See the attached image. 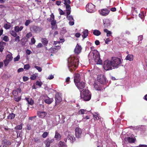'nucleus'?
<instances>
[{
	"instance_id": "obj_9",
	"label": "nucleus",
	"mask_w": 147,
	"mask_h": 147,
	"mask_svg": "<svg viewBox=\"0 0 147 147\" xmlns=\"http://www.w3.org/2000/svg\"><path fill=\"white\" fill-rule=\"evenodd\" d=\"M54 140L53 138H48L44 141V143L45 145V147H50V144L53 143Z\"/></svg>"
},
{
	"instance_id": "obj_2",
	"label": "nucleus",
	"mask_w": 147,
	"mask_h": 147,
	"mask_svg": "<svg viewBox=\"0 0 147 147\" xmlns=\"http://www.w3.org/2000/svg\"><path fill=\"white\" fill-rule=\"evenodd\" d=\"M89 61L94 59L97 64H101L102 63V61L100 59V54L99 52L96 50H92L91 51L88 55Z\"/></svg>"
},
{
	"instance_id": "obj_61",
	"label": "nucleus",
	"mask_w": 147,
	"mask_h": 147,
	"mask_svg": "<svg viewBox=\"0 0 147 147\" xmlns=\"http://www.w3.org/2000/svg\"><path fill=\"white\" fill-rule=\"evenodd\" d=\"M143 39V36L142 35L139 36L138 38V39L139 41H141ZM140 42H139V43Z\"/></svg>"
},
{
	"instance_id": "obj_33",
	"label": "nucleus",
	"mask_w": 147,
	"mask_h": 147,
	"mask_svg": "<svg viewBox=\"0 0 147 147\" xmlns=\"http://www.w3.org/2000/svg\"><path fill=\"white\" fill-rule=\"evenodd\" d=\"M22 128V124H20L19 125H17L15 128L14 129L16 131H18V130H21Z\"/></svg>"
},
{
	"instance_id": "obj_18",
	"label": "nucleus",
	"mask_w": 147,
	"mask_h": 147,
	"mask_svg": "<svg viewBox=\"0 0 147 147\" xmlns=\"http://www.w3.org/2000/svg\"><path fill=\"white\" fill-rule=\"evenodd\" d=\"M80 76L79 74H77L74 75V83H77L80 81Z\"/></svg>"
},
{
	"instance_id": "obj_8",
	"label": "nucleus",
	"mask_w": 147,
	"mask_h": 147,
	"mask_svg": "<svg viewBox=\"0 0 147 147\" xmlns=\"http://www.w3.org/2000/svg\"><path fill=\"white\" fill-rule=\"evenodd\" d=\"M110 10L107 8H104L99 10L98 12L100 15L103 16H106L109 13Z\"/></svg>"
},
{
	"instance_id": "obj_43",
	"label": "nucleus",
	"mask_w": 147,
	"mask_h": 147,
	"mask_svg": "<svg viewBox=\"0 0 147 147\" xmlns=\"http://www.w3.org/2000/svg\"><path fill=\"white\" fill-rule=\"evenodd\" d=\"M37 76V75L36 74H33L30 77V78L31 80H34L36 78V77Z\"/></svg>"
},
{
	"instance_id": "obj_44",
	"label": "nucleus",
	"mask_w": 147,
	"mask_h": 147,
	"mask_svg": "<svg viewBox=\"0 0 147 147\" xmlns=\"http://www.w3.org/2000/svg\"><path fill=\"white\" fill-rule=\"evenodd\" d=\"M54 15L53 14H51L50 15V18H48L47 20L49 21H51L54 20Z\"/></svg>"
},
{
	"instance_id": "obj_13",
	"label": "nucleus",
	"mask_w": 147,
	"mask_h": 147,
	"mask_svg": "<svg viewBox=\"0 0 147 147\" xmlns=\"http://www.w3.org/2000/svg\"><path fill=\"white\" fill-rule=\"evenodd\" d=\"M55 103L59 104L62 100V98L60 94L58 93H57L55 95Z\"/></svg>"
},
{
	"instance_id": "obj_62",
	"label": "nucleus",
	"mask_w": 147,
	"mask_h": 147,
	"mask_svg": "<svg viewBox=\"0 0 147 147\" xmlns=\"http://www.w3.org/2000/svg\"><path fill=\"white\" fill-rule=\"evenodd\" d=\"M14 99L16 101L18 102L20 100L21 98L20 97H18L15 98Z\"/></svg>"
},
{
	"instance_id": "obj_3",
	"label": "nucleus",
	"mask_w": 147,
	"mask_h": 147,
	"mask_svg": "<svg viewBox=\"0 0 147 147\" xmlns=\"http://www.w3.org/2000/svg\"><path fill=\"white\" fill-rule=\"evenodd\" d=\"M111 60L113 69L118 68L122 63L121 59L118 57H112Z\"/></svg>"
},
{
	"instance_id": "obj_51",
	"label": "nucleus",
	"mask_w": 147,
	"mask_h": 147,
	"mask_svg": "<svg viewBox=\"0 0 147 147\" xmlns=\"http://www.w3.org/2000/svg\"><path fill=\"white\" fill-rule=\"evenodd\" d=\"M42 83L41 82L38 81H37L36 82V85L41 87L42 85Z\"/></svg>"
},
{
	"instance_id": "obj_28",
	"label": "nucleus",
	"mask_w": 147,
	"mask_h": 147,
	"mask_svg": "<svg viewBox=\"0 0 147 147\" xmlns=\"http://www.w3.org/2000/svg\"><path fill=\"white\" fill-rule=\"evenodd\" d=\"M93 33L94 35L96 36H99L101 34V32L98 30H93Z\"/></svg>"
},
{
	"instance_id": "obj_6",
	"label": "nucleus",
	"mask_w": 147,
	"mask_h": 147,
	"mask_svg": "<svg viewBox=\"0 0 147 147\" xmlns=\"http://www.w3.org/2000/svg\"><path fill=\"white\" fill-rule=\"evenodd\" d=\"M95 5L92 3H90L86 5V9L88 12L92 13L95 11Z\"/></svg>"
},
{
	"instance_id": "obj_56",
	"label": "nucleus",
	"mask_w": 147,
	"mask_h": 147,
	"mask_svg": "<svg viewBox=\"0 0 147 147\" xmlns=\"http://www.w3.org/2000/svg\"><path fill=\"white\" fill-rule=\"evenodd\" d=\"M15 41L16 42H19L20 41V37L19 36L17 35L15 37Z\"/></svg>"
},
{
	"instance_id": "obj_58",
	"label": "nucleus",
	"mask_w": 147,
	"mask_h": 147,
	"mask_svg": "<svg viewBox=\"0 0 147 147\" xmlns=\"http://www.w3.org/2000/svg\"><path fill=\"white\" fill-rule=\"evenodd\" d=\"M34 67L35 68L39 71L40 72L42 71V68L40 67L35 66Z\"/></svg>"
},
{
	"instance_id": "obj_12",
	"label": "nucleus",
	"mask_w": 147,
	"mask_h": 147,
	"mask_svg": "<svg viewBox=\"0 0 147 147\" xmlns=\"http://www.w3.org/2000/svg\"><path fill=\"white\" fill-rule=\"evenodd\" d=\"M75 135L78 138H80L81 137L82 131L81 129L79 127H76L75 129Z\"/></svg>"
},
{
	"instance_id": "obj_40",
	"label": "nucleus",
	"mask_w": 147,
	"mask_h": 147,
	"mask_svg": "<svg viewBox=\"0 0 147 147\" xmlns=\"http://www.w3.org/2000/svg\"><path fill=\"white\" fill-rule=\"evenodd\" d=\"M10 34L12 36L14 37H15L18 35L16 32L13 30H12L10 32Z\"/></svg>"
},
{
	"instance_id": "obj_14",
	"label": "nucleus",
	"mask_w": 147,
	"mask_h": 147,
	"mask_svg": "<svg viewBox=\"0 0 147 147\" xmlns=\"http://www.w3.org/2000/svg\"><path fill=\"white\" fill-rule=\"evenodd\" d=\"M82 49L81 46L77 44L74 50L75 54L77 55L79 54L81 52Z\"/></svg>"
},
{
	"instance_id": "obj_46",
	"label": "nucleus",
	"mask_w": 147,
	"mask_h": 147,
	"mask_svg": "<svg viewBox=\"0 0 147 147\" xmlns=\"http://www.w3.org/2000/svg\"><path fill=\"white\" fill-rule=\"evenodd\" d=\"M2 40L5 42H7L9 40L8 37L7 36H5L3 38Z\"/></svg>"
},
{
	"instance_id": "obj_4",
	"label": "nucleus",
	"mask_w": 147,
	"mask_h": 147,
	"mask_svg": "<svg viewBox=\"0 0 147 147\" xmlns=\"http://www.w3.org/2000/svg\"><path fill=\"white\" fill-rule=\"evenodd\" d=\"M81 96L84 101H89L91 98V93L88 89H84L81 92Z\"/></svg>"
},
{
	"instance_id": "obj_47",
	"label": "nucleus",
	"mask_w": 147,
	"mask_h": 147,
	"mask_svg": "<svg viewBox=\"0 0 147 147\" xmlns=\"http://www.w3.org/2000/svg\"><path fill=\"white\" fill-rule=\"evenodd\" d=\"M49 132H44L42 134V136L43 138H46L48 135Z\"/></svg>"
},
{
	"instance_id": "obj_50",
	"label": "nucleus",
	"mask_w": 147,
	"mask_h": 147,
	"mask_svg": "<svg viewBox=\"0 0 147 147\" xmlns=\"http://www.w3.org/2000/svg\"><path fill=\"white\" fill-rule=\"evenodd\" d=\"M32 36V34L31 32H29L27 33L26 35V37L27 38H29Z\"/></svg>"
},
{
	"instance_id": "obj_53",
	"label": "nucleus",
	"mask_w": 147,
	"mask_h": 147,
	"mask_svg": "<svg viewBox=\"0 0 147 147\" xmlns=\"http://www.w3.org/2000/svg\"><path fill=\"white\" fill-rule=\"evenodd\" d=\"M10 62V61H9L6 59L5 60H4V64L5 66H6L8 65V64Z\"/></svg>"
},
{
	"instance_id": "obj_24",
	"label": "nucleus",
	"mask_w": 147,
	"mask_h": 147,
	"mask_svg": "<svg viewBox=\"0 0 147 147\" xmlns=\"http://www.w3.org/2000/svg\"><path fill=\"white\" fill-rule=\"evenodd\" d=\"M23 28V26H21L19 27L18 26H16L15 27V30L16 32H18L21 31Z\"/></svg>"
},
{
	"instance_id": "obj_45",
	"label": "nucleus",
	"mask_w": 147,
	"mask_h": 147,
	"mask_svg": "<svg viewBox=\"0 0 147 147\" xmlns=\"http://www.w3.org/2000/svg\"><path fill=\"white\" fill-rule=\"evenodd\" d=\"M11 25L10 24H6L4 25V27L6 29H8L10 28Z\"/></svg>"
},
{
	"instance_id": "obj_27",
	"label": "nucleus",
	"mask_w": 147,
	"mask_h": 147,
	"mask_svg": "<svg viewBox=\"0 0 147 147\" xmlns=\"http://www.w3.org/2000/svg\"><path fill=\"white\" fill-rule=\"evenodd\" d=\"M26 99L29 104L31 105H32L34 103V101L31 98H26Z\"/></svg>"
},
{
	"instance_id": "obj_30",
	"label": "nucleus",
	"mask_w": 147,
	"mask_h": 147,
	"mask_svg": "<svg viewBox=\"0 0 147 147\" xmlns=\"http://www.w3.org/2000/svg\"><path fill=\"white\" fill-rule=\"evenodd\" d=\"M15 116V114L13 113H11L9 114V115L7 116V118L8 119H11L14 118Z\"/></svg>"
},
{
	"instance_id": "obj_39",
	"label": "nucleus",
	"mask_w": 147,
	"mask_h": 147,
	"mask_svg": "<svg viewBox=\"0 0 147 147\" xmlns=\"http://www.w3.org/2000/svg\"><path fill=\"white\" fill-rule=\"evenodd\" d=\"M86 111L84 109H82L79 110V114H84L86 113Z\"/></svg>"
},
{
	"instance_id": "obj_49",
	"label": "nucleus",
	"mask_w": 147,
	"mask_h": 147,
	"mask_svg": "<svg viewBox=\"0 0 147 147\" xmlns=\"http://www.w3.org/2000/svg\"><path fill=\"white\" fill-rule=\"evenodd\" d=\"M34 140L35 142L39 143L40 142V138L38 137H35L34 138Z\"/></svg>"
},
{
	"instance_id": "obj_42",
	"label": "nucleus",
	"mask_w": 147,
	"mask_h": 147,
	"mask_svg": "<svg viewBox=\"0 0 147 147\" xmlns=\"http://www.w3.org/2000/svg\"><path fill=\"white\" fill-rule=\"evenodd\" d=\"M64 4L66 7L67 5H69V4L71 3V1L69 0H64Z\"/></svg>"
},
{
	"instance_id": "obj_32",
	"label": "nucleus",
	"mask_w": 147,
	"mask_h": 147,
	"mask_svg": "<svg viewBox=\"0 0 147 147\" xmlns=\"http://www.w3.org/2000/svg\"><path fill=\"white\" fill-rule=\"evenodd\" d=\"M15 131L16 132L17 134V138H21L22 137V135L21 134L22 132V131Z\"/></svg>"
},
{
	"instance_id": "obj_5",
	"label": "nucleus",
	"mask_w": 147,
	"mask_h": 147,
	"mask_svg": "<svg viewBox=\"0 0 147 147\" xmlns=\"http://www.w3.org/2000/svg\"><path fill=\"white\" fill-rule=\"evenodd\" d=\"M103 67L106 70H109L112 69L113 67L111 60H106L104 61L103 64Z\"/></svg>"
},
{
	"instance_id": "obj_64",
	"label": "nucleus",
	"mask_w": 147,
	"mask_h": 147,
	"mask_svg": "<svg viewBox=\"0 0 147 147\" xmlns=\"http://www.w3.org/2000/svg\"><path fill=\"white\" fill-rule=\"evenodd\" d=\"M81 34L80 33L78 32L76 34L75 36L77 38H79Z\"/></svg>"
},
{
	"instance_id": "obj_37",
	"label": "nucleus",
	"mask_w": 147,
	"mask_h": 147,
	"mask_svg": "<svg viewBox=\"0 0 147 147\" xmlns=\"http://www.w3.org/2000/svg\"><path fill=\"white\" fill-rule=\"evenodd\" d=\"M127 141L130 143H134L135 142V139L132 138L127 137Z\"/></svg>"
},
{
	"instance_id": "obj_34",
	"label": "nucleus",
	"mask_w": 147,
	"mask_h": 147,
	"mask_svg": "<svg viewBox=\"0 0 147 147\" xmlns=\"http://www.w3.org/2000/svg\"><path fill=\"white\" fill-rule=\"evenodd\" d=\"M2 143L8 145H10L11 144V143L10 142L8 141L5 139H4L3 140Z\"/></svg>"
},
{
	"instance_id": "obj_63",
	"label": "nucleus",
	"mask_w": 147,
	"mask_h": 147,
	"mask_svg": "<svg viewBox=\"0 0 147 147\" xmlns=\"http://www.w3.org/2000/svg\"><path fill=\"white\" fill-rule=\"evenodd\" d=\"M43 45L41 43H39L38 45L36 47L37 48H40L42 47Z\"/></svg>"
},
{
	"instance_id": "obj_29",
	"label": "nucleus",
	"mask_w": 147,
	"mask_h": 147,
	"mask_svg": "<svg viewBox=\"0 0 147 147\" xmlns=\"http://www.w3.org/2000/svg\"><path fill=\"white\" fill-rule=\"evenodd\" d=\"M27 40V39L26 38H23L20 40V43L21 45L22 46H24L25 45Z\"/></svg>"
},
{
	"instance_id": "obj_59",
	"label": "nucleus",
	"mask_w": 147,
	"mask_h": 147,
	"mask_svg": "<svg viewBox=\"0 0 147 147\" xmlns=\"http://www.w3.org/2000/svg\"><path fill=\"white\" fill-rule=\"evenodd\" d=\"M31 44L32 45L34 44L35 42V40L34 38L33 37L32 38H31Z\"/></svg>"
},
{
	"instance_id": "obj_48",
	"label": "nucleus",
	"mask_w": 147,
	"mask_h": 147,
	"mask_svg": "<svg viewBox=\"0 0 147 147\" xmlns=\"http://www.w3.org/2000/svg\"><path fill=\"white\" fill-rule=\"evenodd\" d=\"M12 93L14 96H17L18 95V92L16 90H14L12 92Z\"/></svg>"
},
{
	"instance_id": "obj_17",
	"label": "nucleus",
	"mask_w": 147,
	"mask_h": 147,
	"mask_svg": "<svg viewBox=\"0 0 147 147\" xmlns=\"http://www.w3.org/2000/svg\"><path fill=\"white\" fill-rule=\"evenodd\" d=\"M103 23L105 27L107 28L110 26V21L108 19L104 20H103Z\"/></svg>"
},
{
	"instance_id": "obj_36",
	"label": "nucleus",
	"mask_w": 147,
	"mask_h": 147,
	"mask_svg": "<svg viewBox=\"0 0 147 147\" xmlns=\"http://www.w3.org/2000/svg\"><path fill=\"white\" fill-rule=\"evenodd\" d=\"M58 146L59 147H65V144L63 142L60 141L58 144Z\"/></svg>"
},
{
	"instance_id": "obj_26",
	"label": "nucleus",
	"mask_w": 147,
	"mask_h": 147,
	"mask_svg": "<svg viewBox=\"0 0 147 147\" xmlns=\"http://www.w3.org/2000/svg\"><path fill=\"white\" fill-rule=\"evenodd\" d=\"M51 24L52 26L51 27V28L53 29H54L55 28H56V21L55 20H52L51 21Z\"/></svg>"
},
{
	"instance_id": "obj_21",
	"label": "nucleus",
	"mask_w": 147,
	"mask_h": 147,
	"mask_svg": "<svg viewBox=\"0 0 147 147\" xmlns=\"http://www.w3.org/2000/svg\"><path fill=\"white\" fill-rule=\"evenodd\" d=\"M66 7L67 16H69L71 13V7L70 5H67Z\"/></svg>"
},
{
	"instance_id": "obj_10",
	"label": "nucleus",
	"mask_w": 147,
	"mask_h": 147,
	"mask_svg": "<svg viewBox=\"0 0 147 147\" xmlns=\"http://www.w3.org/2000/svg\"><path fill=\"white\" fill-rule=\"evenodd\" d=\"M68 135L67 136V139L69 140L70 142L72 143L76 140L73 134L71 132H68Z\"/></svg>"
},
{
	"instance_id": "obj_16",
	"label": "nucleus",
	"mask_w": 147,
	"mask_h": 147,
	"mask_svg": "<svg viewBox=\"0 0 147 147\" xmlns=\"http://www.w3.org/2000/svg\"><path fill=\"white\" fill-rule=\"evenodd\" d=\"M67 18L68 20L69 21V24L71 26L74 25V20L73 16L72 15H69L67 16Z\"/></svg>"
},
{
	"instance_id": "obj_19",
	"label": "nucleus",
	"mask_w": 147,
	"mask_h": 147,
	"mask_svg": "<svg viewBox=\"0 0 147 147\" xmlns=\"http://www.w3.org/2000/svg\"><path fill=\"white\" fill-rule=\"evenodd\" d=\"M47 113L45 111H38L37 112V115L40 118H42L44 117Z\"/></svg>"
},
{
	"instance_id": "obj_38",
	"label": "nucleus",
	"mask_w": 147,
	"mask_h": 147,
	"mask_svg": "<svg viewBox=\"0 0 147 147\" xmlns=\"http://www.w3.org/2000/svg\"><path fill=\"white\" fill-rule=\"evenodd\" d=\"M12 58L13 57L12 55L10 54H9L7 56L6 59L10 61L12 60Z\"/></svg>"
},
{
	"instance_id": "obj_57",
	"label": "nucleus",
	"mask_w": 147,
	"mask_h": 147,
	"mask_svg": "<svg viewBox=\"0 0 147 147\" xmlns=\"http://www.w3.org/2000/svg\"><path fill=\"white\" fill-rule=\"evenodd\" d=\"M31 21L30 20H27L25 22V24L26 26H28L30 23Z\"/></svg>"
},
{
	"instance_id": "obj_15",
	"label": "nucleus",
	"mask_w": 147,
	"mask_h": 147,
	"mask_svg": "<svg viewBox=\"0 0 147 147\" xmlns=\"http://www.w3.org/2000/svg\"><path fill=\"white\" fill-rule=\"evenodd\" d=\"M44 101L46 103L50 104L53 102V99L49 98L47 96H45Z\"/></svg>"
},
{
	"instance_id": "obj_52",
	"label": "nucleus",
	"mask_w": 147,
	"mask_h": 147,
	"mask_svg": "<svg viewBox=\"0 0 147 147\" xmlns=\"http://www.w3.org/2000/svg\"><path fill=\"white\" fill-rule=\"evenodd\" d=\"M30 68V65L29 64H26L24 66V69L26 70Z\"/></svg>"
},
{
	"instance_id": "obj_41",
	"label": "nucleus",
	"mask_w": 147,
	"mask_h": 147,
	"mask_svg": "<svg viewBox=\"0 0 147 147\" xmlns=\"http://www.w3.org/2000/svg\"><path fill=\"white\" fill-rule=\"evenodd\" d=\"M42 43L45 45H46L48 44V41L46 38H43L42 40Z\"/></svg>"
},
{
	"instance_id": "obj_25",
	"label": "nucleus",
	"mask_w": 147,
	"mask_h": 147,
	"mask_svg": "<svg viewBox=\"0 0 147 147\" xmlns=\"http://www.w3.org/2000/svg\"><path fill=\"white\" fill-rule=\"evenodd\" d=\"M134 56L132 54L128 55L126 57V59L129 61H132L133 59Z\"/></svg>"
},
{
	"instance_id": "obj_35",
	"label": "nucleus",
	"mask_w": 147,
	"mask_h": 147,
	"mask_svg": "<svg viewBox=\"0 0 147 147\" xmlns=\"http://www.w3.org/2000/svg\"><path fill=\"white\" fill-rule=\"evenodd\" d=\"M61 47L60 46H55L53 48L50 49V50H51L52 49L54 52H55L56 50L59 49H60Z\"/></svg>"
},
{
	"instance_id": "obj_60",
	"label": "nucleus",
	"mask_w": 147,
	"mask_h": 147,
	"mask_svg": "<svg viewBox=\"0 0 147 147\" xmlns=\"http://www.w3.org/2000/svg\"><path fill=\"white\" fill-rule=\"evenodd\" d=\"M23 79L24 81L25 82L28 80V78L27 77L24 76L23 77Z\"/></svg>"
},
{
	"instance_id": "obj_23",
	"label": "nucleus",
	"mask_w": 147,
	"mask_h": 147,
	"mask_svg": "<svg viewBox=\"0 0 147 147\" xmlns=\"http://www.w3.org/2000/svg\"><path fill=\"white\" fill-rule=\"evenodd\" d=\"M55 138L57 140H59L61 138V136L60 134L56 131Z\"/></svg>"
},
{
	"instance_id": "obj_54",
	"label": "nucleus",
	"mask_w": 147,
	"mask_h": 147,
	"mask_svg": "<svg viewBox=\"0 0 147 147\" xmlns=\"http://www.w3.org/2000/svg\"><path fill=\"white\" fill-rule=\"evenodd\" d=\"M20 56L19 55H18L16 57H15L13 61H18L20 59Z\"/></svg>"
},
{
	"instance_id": "obj_55",
	"label": "nucleus",
	"mask_w": 147,
	"mask_h": 147,
	"mask_svg": "<svg viewBox=\"0 0 147 147\" xmlns=\"http://www.w3.org/2000/svg\"><path fill=\"white\" fill-rule=\"evenodd\" d=\"M93 117L94 119L95 120H97L99 119L97 114L96 113L94 115L93 114Z\"/></svg>"
},
{
	"instance_id": "obj_7",
	"label": "nucleus",
	"mask_w": 147,
	"mask_h": 147,
	"mask_svg": "<svg viewBox=\"0 0 147 147\" xmlns=\"http://www.w3.org/2000/svg\"><path fill=\"white\" fill-rule=\"evenodd\" d=\"M97 80L101 84H105L107 82L105 76L103 74L98 75Z\"/></svg>"
},
{
	"instance_id": "obj_11",
	"label": "nucleus",
	"mask_w": 147,
	"mask_h": 147,
	"mask_svg": "<svg viewBox=\"0 0 147 147\" xmlns=\"http://www.w3.org/2000/svg\"><path fill=\"white\" fill-rule=\"evenodd\" d=\"M76 86L80 90L81 92V90L84 88L85 86V83L84 82H80L75 83Z\"/></svg>"
},
{
	"instance_id": "obj_1",
	"label": "nucleus",
	"mask_w": 147,
	"mask_h": 147,
	"mask_svg": "<svg viewBox=\"0 0 147 147\" xmlns=\"http://www.w3.org/2000/svg\"><path fill=\"white\" fill-rule=\"evenodd\" d=\"M68 67L70 71L76 69L78 66L79 63V57L78 56L75 57L71 56L68 59Z\"/></svg>"
},
{
	"instance_id": "obj_31",
	"label": "nucleus",
	"mask_w": 147,
	"mask_h": 147,
	"mask_svg": "<svg viewBox=\"0 0 147 147\" xmlns=\"http://www.w3.org/2000/svg\"><path fill=\"white\" fill-rule=\"evenodd\" d=\"M104 32L107 33V36H111L112 34V32L111 31L108 30L106 29H104Z\"/></svg>"
},
{
	"instance_id": "obj_20",
	"label": "nucleus",
	"mask_w": 147,
	"mask_h": 147,
	"mask_svg": "<svg viewBox=\"0 0 147 147\" xmlns=\"http://www.w3.org/2000/svg\"><path fill=\"white\" fill-rule=\"evenodd\" d=\"M33 30L36 32H38L42 30V28L38 26H34L32 28Z\"/></svg>"
},
{
	"instance_id": "obj_22",
	"label": "nucleus",
	"mask_w": 147,
	"mask_h": 147,
	"mask_svg": "<svg viewBox=\"0 0 147 147\" xmlns=\"http://www.w3.org/2000/svg\"><path fill=\"white\" fill-rule=\"evenodd\" d=\"M83 34L82 36L83 39L86 38L88 36V31L87 29L85 30L84 32H83Z\"/></svg>"
}]
</instances>
